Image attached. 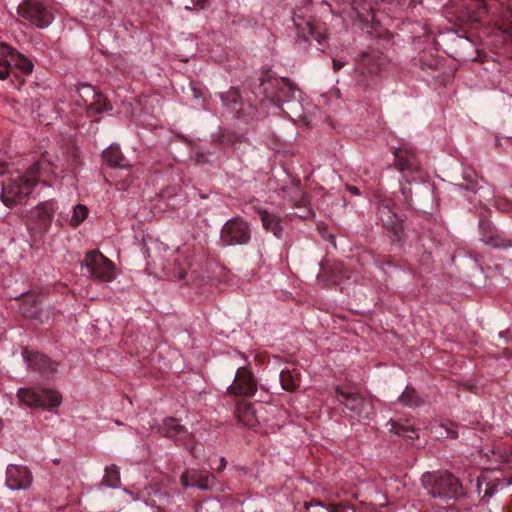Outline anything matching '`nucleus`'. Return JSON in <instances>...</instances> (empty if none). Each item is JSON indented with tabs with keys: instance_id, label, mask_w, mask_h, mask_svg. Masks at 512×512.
<instances>
[{
	"instance_id": "nucleus-1",
	"label": "nucleus",
	"mask_w": 512,
	"mask_h": 512,
	"mask_svg": "<svg viewBox=\"0 0 512 512\" xmlns=\"http://www.w3.org/2000/svg\"><path fill=\"white\" fill-rule=\"evenodd\" d=\"M37 173L38 164H34L27 169L25 174L15 172L5 177L1 181L2 202L8 207H12L25 201L38 182Z\"/></svg>"
},
{
	"instance_id": "nucleus-2",
	"label": "nucleus",
	"mask_w": 512,
	"mask_h": 512,
	"mask_svg": "<svg viewBox=\"0 0 512 512\" xmlns=\"http://www.w3.org/2000/svg\"><path fill=\"white\" fill-rule=\"evenodd\" d=\"M421 484L434 498L448 500L463 495L459 480L447 471L426 472L421 477Z\"/></svg>"
},
{
	"instance_id": "nucleus-3",
	"label": "nucleus",
	"mask_w": 512,
	"mask_h": 512,
	"mask_svg": "<svg viewBox=\"0 0 512 512\" xmlns=\"http://www.w3.org/2000/svg\"><path fill=\"white\" fill-rule=\"evenodd\" d=\"M231 360L238 365L234 382L229 385L227 391L231 395L251 397L257 392V383L253 374L246 368L247 359L244 354L237 353Z\"/></svg>"
},
{
	"instance_id": "nucleus-4",
	"label": "nucleus",
	"mask_w": 512,
	"mask_h": 512,
	"mask_svg": "<svg viewBox=\"0 0 512 512\" xmlns=\"http://www.w3.org/2000/svg\"><path fill=\"white\" fill-rule=\"evenodd\" d=\"M250 240V225L241 216L228 219L221 228L220 241L223 246L246 245Z\"/></svg>"
},
{
	"instance_id": "nucleus-5",
	"label": "nucleus",
	"mask_w": 512,
	"mask_h": 512,
	"mask_svg": "<svg viewBox=\"0 0 512 512\" xmlns=\"http://www.w3.org/2000/svg\"><path fill=\"white\" fill-rule=\"evenodd\" d=\"M81 266L92 279L111 282L115 278L114 264L98 250L89 251Z\"/></svg>"
},
{
	"instance_id": "nucleus-6",
	"label": "nucleus",
	"mask_w": 512,
	"mask_h": 512,
	"mask_svg": "<svg viewBox=\"0 0 512 512\" xmlns=\"http://www.w3.org/2000/svg\"><path fill=\"white\" fill-rule=\"evenodd\" d=\"M17 396L29 407L54 408L62 403L61 394L50 389L20 388Z\"/></svg>"
},
{
	"instance_id": "nucleus-7",
	"label": "nucleus",
	"mask_w": 512,
	"mask_h": 512,
	"mask_svg": "<svg viewBox=\"0 0 512 512\" xmlns=\"http://www.w3.org/2000/svg\"><path fill=\"white\" fill-rule=\"evenodd\" d=\"M17 14L39 29L47 28L53 22V14L38 0H23L17 7Z\"/></svg>"
},
{
	"instance_id": "nucleus-8",
	"label": "nucleus",
	"mask_w": 512,
	"mask_h": 512,
	"mask_svg": "<svg viewBox=\"0 0 512 512\" xmlns=\"http://www.w3.org/2000/svg\"><path fill=\"white\" fill-rule=\"evenodd\" d=\"M247 411L256 417L258 424L262 425L266 431L275 432L285 422L286 412L274 404H258L257 410L247 409Z\"/></svg>"
},
{
	"instance_id": "nucleus-9",
	"label": "nucleus",
	"mask_w": 512,
	"mask_h": 512,
	"mask_svg": "<svg viewBox=\"0 0 512 512\" xmlns=\"http://www.w3.org/2000/svg\"><path fill=\"white\" fill-rule=\"evenodd\" d=\"M338 401L350 411L349 416L358 420L369 419L372 413L371 403L365 400L358 393L344 392L336 388Z\"/></svg>"
},
{
	"instance_id": "nucleus-10",
	"label": "nucleus",
	"mask_w": 512,
	"mask_h": 512,
	"mask_svg": "<svg viewBox=\"0 0 512 512\" xmlns=\"http://www.w3.org/2000/svg\"><path fill=\"white\" fill-rule=\"evenodd\" d=\"M378 219L388 233H391L395 239H400L404 230L403 220L393 211L388 202L379 204Z\"/></svg>"
},
{
	"instance_id": "nucleus-11",
	"label": "nucleus",
	"mask_w": 512,
	"mask_h": 512,
	"mask_svg": "<svg viewBox=\"0 0 512 512\" xmlns=\"http://www.w3.org/2000/svg\"><path fill=\"white\" fill-rule=\"evenodd\" d=\"M32 483V475L27 467L10 464L6 469V485L11 490H25Z\"/></svg>"
},
{
	"instance_id": "nucleus-12",
	"label": "nucleus",
	"mask_w": 512,
	"mask_h": 512,
	"mask_svg": "<svg viewBox=\"0 0 512 512\" xmlns=\"http://www.w3.org/2000/svg\"><path fill=\"white\" fill-rule=\"evenodd\" d=\"M300 17H294V25L297 30L299 37H302L305 41H309L310 38L316 40L319 44H322L326 40V31L321 27L314 25L312 22H300Z\"/></svg>"
},
{
	"instance_id": "nucleus-13",
	"label": "nucleus",
	"mask_w": 512,
	"mask_h": 512,
	"mask_svg": "<svg viewBox=\"0 0 512 512\" xmlns=\"http://www.w3.org/2000/svg\"><path fill=\"white\" fill-rule=\"evenodd\" d=\"M23 358L34 371L53 373L57 369V365L42 353L25 350L23 352Z\"/></svg>"
},
{
	"instance_id": "nucleus-14",
	"label": "nucleus",
	"mask_w": 512,
	"mask_h": 512,
	"mask_svg": "<svg viewBox=\"0 0 512 512\" xmlns=\"http://www.w3.org/2000/svg\"><path fill=\"white\" fill-rule=\"evenodd\" d=\"M82 89H84L88 95L92 96V101L87 105L89 114H99L112 109L106 97L96 91L91 85H83Z\"/></svg>"
},
{
	"instance_id": "nucleus-15",
	"label": "nucleus",
	"mask_w": 512,
	"mask_h": 512,
	"mask_svg": "<svg viewBox=\"0 0 512 512\" xmlns=\"http://www.w3.org/2000/svg\"><path fill=\"white\" fill-rule=\"evenodd\" d=\"M257 213L260 216L263 228L273 233L277 238H282L283 226L281 217L262 208H258Z\"/></svg>"
},
{
	"instance_id": "nucleus-16",
	"label": "nucleus",
	"mask_w": 512,
	"mask_h": 512,
	"mask_svg": "<svg viewBox=\"0 0 512 512\" xmlns=\"http://www.w3.org/2000/svg\"><path fill=\"white\" fill-rule=\"evenodd\" d=\"M161 432L164 434V436L176 441L183 440L190 436L187 428L174 417H167L163 420Z\"/></svg>"
},
{
	"instance_id": "nucleus-17",
	"label": "nucleus",
	"mask_w": 512,
	"mask_h": 512,
	"mask_svg": "<svg viewBox=\"0 0 512 512\" xmlns=\"http://www.w3.org/2000/svg\"><path fill=\"white\" fill-rule=\"evenodd\" d=\"M396 166L400 171H416L418 170V162L415 155L402 148H398L395 153Z\"/></svg>"
},
{
	"instance_id": "nucleus-18",
	"label": "nucleus",
	"mask_w": 512,
	"mask_h": 512,
	"mask_svg": "<svg viewBox=\"0 0 512 512\" xmlns=\"http://www.w3.org/2000/svg\"><path fill=\"white\" fill-rule=\"evenodd\" d=\"M56 209V203L49 200L38 204L31 213L34 219L39 220L42 225H46L52 220Z\"/></svg>"
},
{
	"instance_id": "nucleus-19",
	"label": "nucleus",
	"mask_w": 512,
	"mask_h": 512,
	"mask_svg": "<svg viewBox=\"0 0 512 512\" xmlns=\"http://www.w3.org/2000/svg\"><path fill=\"white\" fill-rule=\"evenodd\" d=\"M6 49V54L10 56L14 62V65L21 70L24 74H30L33 71L34 65L32 61L24 56L22 53L18 52L16 49L2 44Z\"/></svg>"
},
{
	"instance_id": "nucleus-20",
	"label": "nucleus",
	"mask_w": 512,
	"mask_h": 512,
	"mask_svg": "<svg viewBox=\"0 0 512 512\" xmlns=\"http://www.w3.org/2000/svg\"><path fill=\"white\" fill-rule=\"evenodd\" d=\"M102 157L104 161L111 167H126V159L123 153L121 152L120 147L117 145L112 144L108 148H106L102 153Z\"/></svg>"
},
{
	"instance_id": "nucleus-21",
	"label": "nucleus",
	"mask_w": 512,
	"mask_h": 512,
	"mask_svg": "<svg viewBox=\"0 0 512 512\" xmlns=\"http://www.w3.org/2000/svg\"><path fill=\"white\" fill-rule=\"evenodd\" d=\"M247 409L249 410H257V406L253 404H245L243 406H239L237 409V416L240 422L248 427H254L258 424V420L252 414L247 413Z\"/></svg>"
},
{
	"instance_id": "nucleus-22",
	"label": "nucleus",
	"mask_w": 512,
	"mask_h": 512,
	"mask_svg": "<svg viewBox=\"0 0 512 512\" xmlns=\"http://www.w3.org/2000/svg\"><path fill=\"white\" fill-rule=\"evenodd\" d=\"M20 311L27 318H38L40 316L38 301L33 297H27L22 302Z\"/></svg>"
},
{
	"instance_id": "nucleus-23",
	"label": "nucleus",
	"mask_w": 512,
	"mask_h": 512,
	"mask_svg": "<svg viewBox=\"0 0 512 512\" xmlns=\"http://www.w3.org/2000/svg\"><path fill=\"white\" fill-rule=\"evenodd\" d=\"M103 483L109 488H117L120 485V471L115 464L105 468Z\"/></svg>"
},
{
	"instance_id": "nucleus-24",
	"label": "nucleus",
	"mask_w": 512,
	"mask_h": 512,
	"mask_svg": "<svg viewBox=\"0 0 512 512\" xmlns=\"http://www.w3.org/2000/svg\"><path fill=\"white\" fill-rule=\"evenodd\" d=\"M481 240L486 244L490 245L493 248H510L512 247V243L509 240H505L501 238L497 233L488 232L483 234Z\"/></svg>"
},
{
	"instance_id": "nucleus-25",
	"label": "nucleus",
	"mask_w": 512,
	"mask_h": 512,
	"mask_svg": "<svg viewBox=\"0 0 512 512\" xmlns=\"http://www.w3.org/2000/svg\"><path fill=\"white\" fill-rule=\"evenodd\" d=\"M279 378L282 388L287 391L294 390L299 386L298 375L295 371L283 370L281 371Z\"/></svg>"
},
{
	"instance_id": "nucleus-26",
	"label": "nucleus",
	"mask_w": 512,
	"mask_h": 512,
	"mask_svg": "<svg viewBox=\"0 0 512 512\" xmlns=\"http://www.w3.org/2000/svg\"><path fill=\"white\" fill-rule=\"evenodd\" d=\"M399 401L406 406L413 407L422 403L414 388L406 387L403 393L399 396Z\"/></svg>"
},
{
	"instance_id": "nucleus-27",
	"label": "nucleus",
	"mask_w": 512,
	"mask_h": 512,
	"mask_svg": "<svg viewBox=\"0 0 512 512\" xmlns=\"http://www.w3.org/2000/svg\"><path fill=\"white\" fill-rule=\"evenodd\" d=\"M88 208L85 205L78 204L74 206L72 217L70 218V225L72 227L79 226L88 216Z\"/></svg>"
},
{
	"instance_id": "nucleus-28",
	"label": "nucleus",
	"mask_w": 512,
	"mask_h": 512,
	"mask_svg": "<svg viewBox=\"0 0 512 512\" xmlns=\"http://www.w3.org/2000/svg\"><path fill=\"white\" fill-rule=\"evenodd\" d=\"M216 477L210 473L199 476V480L192 482L191 487H196L201 490H211L216 486Z\"/></svg>"
},
{
	"instance_id": "nucleus-29",
	"label": "nucleus",
	"mask_w": 512,
	"mask_h": 512,
	"mask_svg": "<svg viewBox=\"0 0 512 512\" xmlns=\"http://www.w3.org/2000/svg\"><path fill=\"white\" fill-rule=\"evenodd\" d=\"M433 432L437 438L455 439L458 436L454 425L448 426L445 424H439L434 427Z\"/></svg>"
},
{
	"instance_id": "nucleus-30",
	"label": "nucleus",
	"mask_w": 512,
	"mask_h": 512,
	"mask_svg": "<svg viewBox=\"0 0 512 512\" xmlns=\"http://www.w3.org/2000/svg\"><path fill=\"white\" fill-rule=\"evenodd\" d=\"M392 430L399 436L414 439L417 437L416 430L412 426L400 425L397 423L392 424Z\"/></svg>"
},
{
	"instance_id": "nucleus-31",
	"label": "nucleus",
	"mask_w": 512,
	"mask_h": 512,
	"mask_svg": "<svg viewBox=\"0 0 512 512\" xmlns=\"http://www.w3.org/2000/svg\"><path fill=\"white\" fill-rule=\"evenodd\" d=\"M219 96L223 105L226 107H231L232 105L237 104L240 100V95L235 89H230L225 93H221Z\"/></svg>"
},
{
	"instance_id": "nucleus-32",
	"label": "nucleus",
	"mask_w": 512,
	"mask_h": 512,
	"mask_svg": "<svg viewBox=\"0 0 512 512\" xmlns=\"http://www.w3.org/2000/svg\"><path fill=\"white\" fill-rule=\"evenodd\" d=\"M11 64L7 61H0V80H5L10 75Z\"/></svg>"
},
{
	"instance_id": "nucleus-33",
	"label": "nucleus",
	"mask_w": 512,
	"mask_h": 512,
	"mask_svg": "<svg viewBox=\"0 0 512 512\" xmlns=\"http://www.w3.org/2000/svg\"><path fill=\"white\" fill-rule=\"evenodd\" d=\"M331 512H356L353 506L344 504H332Z\"/></svg>"
},
{
	"instance_id": "nucleus-34",
	"label": "nucleus",
	"mask_w": 512,
	"mask_h": 512,
	"mask_svg": "<svg viewBox=\"0 0 512 512\" xmlns=\"http://www.w3.org/2000/svg\"><path fill=\"white\" fill-rule=\"evenodd\" d=\"M180 481L184 488L191 487V482L188 473H183L180 477Z\"/></svg>"
},
{
	"instance_id": "nucleus-35",
	"label": "nucleus",
	"mask_w": 512,
	"mask_h": 512,
	"mask_svg": "<svg viewBox=\"0 0 512 512\" xmlns=\"http://www.w3.org/2000/svg\"><path fill=\"white\" fill-rule=\"evenodd\" d=\"M345 64L346 63L344 61H339V60L333 59V70L335 72H338L340 69H342L345 66Z\"/></svg>"
},
{
	"instance_id": "nucleus-36",
	"label": "nucleus",
	"mask_w": 512,
	"mask_h": 512,
	"mask_svg": "<svg viewBox=\"0 0 512 512\" xmlns=\"http://www.w3.org/2000/svg\"><path fill=\"white\" fill-rule=\"evenodd\" d=\"M496 490V486L488 487L484 492V497H492Z\"/></svg>"
},
{
	"instance_id": "nucleus-37",
	"label": "nucleus",
	"mask_w": 512,
	"mask_h": 512,
	"mask_svg": "<svg viewBox=\"0 0 512 512\" xmlns=\"http://www.w3.org/2000/svg\"><path fill=\"white\" fill-rule=\"evenodd\" d=\"M192 91H193V96L194 98L198 99V98H201L202 97V92L199 88H197L196 86H192Z\"/></svg>"
},
{
	"instance_id": "nucleus-38",
	"label": "nucleus",
	"mask_w": 512,
	"mask_h": 512,
	"mask_svg": "<svg viewBox=\"0 0 512 512\" xmlns=\"http://www.w3.org/2000/svg\"><path fill=\"white\" fill-rule=\"evenodd\" d=\"M226 464H227L226 459L224 457H221L218 470L219 471L223 470L226 467Z\"/></svg>"
},
{
	"instance_id": "nucleus-39",
	"label": "nucleus",
	"mask_w": 512,
	"mask_h": 512,
	"mask_svg": "<svg viewBox=\"0 0 512 512\" xmlns=\"http://www.w3.org/2000/svg\"><path fill=\"white\" fill-rule=\"evenodd\" d=\"M207 0H192V3L196 6L203 7Z\"/></svg>"
},
{
	"instance_id": "nucleus-40",
	"label": "nucleus",
	"mask_w": 512,
	"mask_h": 512,
	"mask_svg": "<svg viewBox=\"0 0 512 512\" xmlns=\"http://www.w3.org/2000/svg\"><path fill=\"white\" fill-rule=\"evenodd\" d=\"M348 190H349L350 193H352L354 195H359V189L357 187H355V186H350L348 188Z\"/></svg>"
},
{
	"instance_id": "nucleus-41",
	"label": "nucleus",
	"mask_w": 512,
	"mask_h": 512,
	"mask_svg": "<svg viewBox=\"0 0 512 512\" xmlns=\"http://www.w3.org/2000/svg\"><path fill=\"white\" fill-rule=\"evenodd\" d=\"M189 478H190V482H191V483H192V482H195V481H197V480H199V476H197V475H195V474H193V475L189 476Z\"/></svg>"
},
{
	"instance_id": "nucleus-42",
	"label": "nucleus",
	"mask_w": 512,
	"mask_h": 512,
	"mask_svg": "<svg viewBox=\"0 0 512 512\" xmlns=\"http://www.w3.org/2000/svg\"><path fill=\"white\" fill-rule=\"evenodd\" d=\"M285 84H287L289 90H291L292 92L295 91L294 85L291 82L287 81L285 82Z\"/></svg>"
},
{
	"instance_id": "nucleus-43",
	"label": "nucleus",
	"mask_w": 512,
	"mask_h": 512,
	"mask_svg": "<svg viewBox=\"0 0 512 512\" xmlns=\"http://www.w3.org/2000/svg\"><path fill=\"white\" fill-rule=\"evenodd\" d=\"M479 9H480V10L485 11V10H486V6H485L484 4H481V5L479 6Z\"/></svg>"
}]
</instances>
